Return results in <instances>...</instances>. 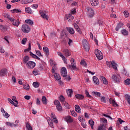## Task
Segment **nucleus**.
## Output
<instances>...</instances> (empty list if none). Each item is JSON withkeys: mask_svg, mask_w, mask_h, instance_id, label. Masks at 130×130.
<instances>
[{"mask_svg": "<svg viewBox=\"0 0 130 130\" xmlns=\"http://www.w3.org/2000/svg\"><path fill=\"white\" fill-rule=\"evenodd\" d=\"M26 127L27 130H33L32 129V126H31V125H30V124H29L28 123H27L26 124Z\"/></svg>", "mask_w": 130, "mask_h": 130, "instance_id": "42", "label": "nucleus"}, {"mask_svg": "<svg viewBox=\"0 0 130 130\" xmlns=\"http://www.w3.org/2000/svg\"><path fill=\"white\" fill-rule=\"evenodd\" d=\"M122 26H123V23L120 22L118 23L115 28L116 31H118Z\"/></svg>", "mask_w": 130, "mask_h": 130, "instance_id": "22", "label": "nucleus"}, {"mask_svg": "<svg viewBox=\"0 0 130 130\" xmlns=\"http://www.w3.org/2000/svg\"><path fill=\"white\" fill-rule=\"evenodd\" d=\"M32 74H34L35 76H37V75H38V70L35 68L32 71Z\"/></svg>", "mask_w": 130, "mask_h": 130, "instance_id": "50", "label": "nucleus"}, {"mask_svg": "<svg viewBox=\"0 0 130 130\" xmlns=\"http://www.w3.org/2000/svg\"><path fill=\"white\" fill-rule=\"evenodd\" d=\"M54 105L56 107V109L58 110V111H61L62 110V107H61V105H60V103L58 100H55L54 102Z\"/></svg>", "mask_w": 130, "mask_h": 130, "instance_id": "4", "label": "nucleus"}, {"mask_svg": "<svg viewBox=\"0 0 130 130\" xmlns=\"http://www.w3.org/2000/svg\"><path fill=\"white\" fill-rule=\"evenodd\" d=\"M44 51L46 56H48V55H49V49H44Z\"/></svg>", "mask_w": 130, "mask_h": 130, "instance_id": "51", "label": "nucleus"}, {"mask_svg": "<svg viewBox=\"0 0 130 130\" xmlns=\"http://www.w3.org/2000/svg\"><path fill=\"white\" fill-rule=\"evenodd\" d=\"M44 68V66H43V64H40L39 66V70L40 71H42V70H43Z\"/></svg>", "mask_w": 130, "mask_h": 130, "instance_id": "56", "label": "nucleus"}, {"mask_svg": "<svg viewBox=\"0 0 130 130\" xmlns=\"http://www.w3.org/2000/svg\"><path fill=\"white\" fill-rule=\"evenodd\" d=\"M103 116H105V117H108V118H110V119H111V120H112V119H113L112 118V117H111V116L108 115H106L105 114H103Z\"/></svg>", "mask_w": 130, "mask_h": 130, "instance_id": "62", "label": "nucleus"}, {"mask_svg": "<svg viewBox=\"0 0 130 130\" xmlns=\"http://www.w3.org/2000/svg\"><path fill=\"white\" fill-rule=\"evenodd\" d=\"M7 125H9V126H11V127H16V126H18L19 125L18 124H14L11 122H7Z\"/></svg>", "mask_w": 130, "mask_h": 130, "instance_id": "24", "label": "nucleus"}, {"mask_svg": "<svg viewBox=\"0 0 130 130\" xmlns=\"http://www.w3.org/2000/svg\"><path fill=\"white\" fill-rule=\"evenodd\" d=\"M51 117L54 119V122H55V123H58V120L57 119L56 117L55 116V114H54L53 113H52Z\"/></svg>", "mask_w": 130, "mask_h": 130, "instance_id": "20", "label": "nucleus"}, {"mask_svg": "<svg viewBox=\"0 0 130 130\" xmlns=\"http://www.w3.org/2000/svg\"><path fill=\"white\" fill-rule=\"evenodd\" d=\"M23 88L25 90H29V89H30V86H29V84H26L23 86Z\"/></svg>", "mask_w": 130, "mask_h": 130, "instance_id": "54", "label": "nucleus"}, {"mask_svg": "<svg viewBox=\"0 0 130 130\" xmlns=\"http://www.w3.org/2000/svg\"><path fill=\"white\" fill-rule=\"evenodd\" d=\"M62 52L63 54L65 55V56H66V57L70 56V55L72 54V51L69 49H63Z\"/></svg>", "mask_w": 130, "mask_h": 130, "instance_id": "10", "label": "nucleus"}, {"mask_svg": "<svg viewBox=\"0 0 130 130\" xmlns=\"http://www.w3.org/2000/svg\"><path fill=\"white\" fill-rule=\"evenodd\" d=\"M26 41H27V38H24L21 41L22 44H26Z\"/></svg>", "mask_w": 130, "mask_h": 130, "instance_id": "63", "label": "nucleus"}, {"mask_svg": "<svg viewBox=\"0 0 130 130\" xmlns=\"http://www.w3.org/2000/svg\"><path fill=\"white\" fill-rule=\"evenodd\" d=\"M121 34L122 35H124V36H127L128 35V31H127L126 29H122L121 30Z\"/></svg>", "mask_w": 130, "mask_h": 130, "instance_id": "31", "label": "nucleus"}, {"mask_svg": "<svg viewBox=\"0 0 130 130\" xmlns=\"http://www.w3.org/2000/svg\"><path fill=\"white\" fill-rule=\"evenodd\" d=\"M8 75V70L6 68H4L0 70V77H5Z\"/></svg>", "mask_w": 130, "mask_h": 130, "instance_id": "8", "label": "nucleus"}, {"mask_svg": "<svg viewBox=\"0 0 130 130\" xmlns=\"http://www.w3.org/2000/svg\"><path fill=\"white\" fill-rule=\"evenodd\" d=\"M81 125H82V126H83L84 127V128H86V127L87 126V124H86V122H85V121L82 122Z\"/></svg>", "mask_w": 130, "mask_h": 130, "instance_id": "57", "label": "nucleus"}, {"mask_svg": "<svg viewBox=\"0 0 130 130\" xmlns=\"http://www.w3.org/2000/svg\"><path fill=\"white\" fill-rule=\"evenodd\" d=\"M112 79L114 81V82H116V83H119V82H120V76L118 74H114L112 75Z\"/></svg>", "mask_w": 130, "mask_h": 130, "instance_id": "6", "label": "nucleus"}, {"mask_svg": "<svg viewBox=\"0 0 130 130\" xmlns=\"http://www.w3.org/2000/svg\"><path fill=\"white\" fill-rule=\"evenodd\" d=\"M100 99L101 102H103V103H106V98L105 96H101Z\"/></svg>", "mask_w": 130, "mask_h": 130, "instance_id": "43", "label": "nucleus"}, {"mask_svg": "<svg viewBox=\"0 0 130 130\" xmlns=\"http://www.w3.org/2000/svg\"><path fill=\"white\" fill-rule=\"evenodd\" d=\"M25 10L26 13H28V14H32L33 13V11H32V10H31V8H30V7H26Z\"/></svg>", "mask_w": 130, "mask_h": 130, "instance_id": "28", "label": "nucleus"}, {"mask_svg": "<svg viewBox=\"0 0 130 130\" xmlns=\"http://www.w3.org/2000/svg\"><path fill=\"white\" fill-rule=\"evenodd\" d=\"M25 23H26V24H28L30 26H33V25L34 24V22L31 19L25 20Z\"/></svg>", "mask_w": 130, "mask_h": 130, "instance_id": "23", "label": "nucleus"}, {"mask_svg": "<svg viewBox=\"0 0 130 130\" xmlns=\"http://www.w3.org/2000/svg\"><path fill=\"white\" fill-rule=\"evenodd\" d=\"M30 56L32 57L33 58H36L37 57V55L36 54H33L31 52H29Z\"/></svg>", "mask_w": 130, "mask_h": 130, "instance_id": "59", "label": "nucleus"}, {"mask_svg": "<svg viewBox=\"0 0 130 130\" xmlns=\"http://www.w3.org/2000/svg\"><path fill=\"white\" fill-rule=\"evenodd\" d=\"M111 66H112V68L113 69H114V70H117V64L115 62L112 61L111 62Z\"/></svg>", "mask_w": 130, "mask_h": 130, "instance_id": "30", "label": "nucleus"}, {"mask_svg": "<svg viewBox=\"0 0 130 130\" xmlns=\"http://www.w3.org/2000/svg\"><path fill=\"white\" fill-rule=\"evenodd\" d=\"M3 115L4 116V117H5V118H9V117H10V114H9V113L6 111L3 112Z\"/></svg>", "mask_w": 130, "mask_h": 130, "instance_id": "36", "label": "nucleus"}, {"mask_svg": "<svg viewBox=\"0 0 130 130\" xmlns=\"http://www.w3.org/2000/svg\"><path fill=\"white\" fill-rule=\"evenodd\" d=\"M78 120H79V121H80V122H84V121H85L84 117L81 116H79L78 117Z\"/></svg>", "mask_w": 130, "mask_h": 130, "instance_id": "44", "label": "nucleus"}, {"mask_svg": "<svg viewBox=\"0 0 130 130\" xmlns=\"http://www.w3.org/2000/svg\"><path fill=\"white\" fill-rule=\"evenodd\" d=\"M12 100L13 101H14V102H15V103H16V104H19V102L18 101H17V98H16V96H12Z\"/></svg>", "mask_w": 130, "mask_h": 130, "instance_id": "48", "label": "nucleus"}, {"mask_svg": "<svg viewBox=\"0 0 130 130\" xmlns=\"http://www.w3.org/2000/svg\"><path fill=\"white\" fill-rule=\"evenodd\" d=\"M29 60V57L28 56H26L23 59L24 63H27V62Z\"/></svg>", "mask_w": 130, "mask_h": 130, "instance_id": "47", "label": "nucleus"}, {"mask_svg": "<svg viewBox=\"0 0 130 130\" xmlns=\"http://www.w3.org/2000/svg\"><path fill=\"white\" fill-rule=\"evenodd\" d=\"M90 4L91 6H93V7H96V6H98V5H99V2H98L97 0H91Z\"/></svg>", "mask_w": 130, "mask_h": 130, "instance_id": "16", "label": "nucleus"}, {"mask_svg": "<svg viewBox=\"0 0 130 130\" xmlns=\"http://www.w3.org/2000/svg\"><path fill=\"white\" fill-rule=\"evenodd\" d=\"M61 75L62 77L66 78L68 76V72H67V68L62 67L61 69Z\"/></svg>", "mask_w": 130, "mask_h": 130, "instance_id": "11", "label": "nucleus"}, {"mask_svg": "<svg viewBox=\"0 0 130 130\" xmlns=\"http://www.w3.org/2000/svg\"><path fill=\"white\" fill-rule=\"evenodd\" d=\"M66 29L67 31H68V32H69V33H70V34H71L72 35H73V34H75V30H74V28L72 27H67Z\"/></svg>", "mask_w": 130, "mask_h": 130, "instance_id": "19", "label": "nucleus"}, {"mask_svg": "<svg viewBox=\"0 0 130 130\" xmlns=\"http://www.w3.org/2000/svg\"><path fill=\"white\" fill-rule=\"evenodd\" d=\"M67 92L68 96L72 97V95L73 94V90L72 89H68Z\"/></svg>", "mask_w": 130, "mask_h": 130, "instance_id": "37", "label": "nucleus"}, {"mask_svg": "<svg viewBox=\"0 0 130 130\" xmlns=\"http://www.w3.org/2000/svg\"><path fill=\"white\" fill-rule=\"evenodd\" d=\"M40 13L41 14V16L43 19H46L47 20H48L49 17L46 14H47V12L43 11H40Z\"/></svg>", "mask_w": 130, "mask_h": 130, "instance_id": "12", "label": "nucleus"}, {"mask_svg": "<svg viewBox=\"0 0 130 130\" xmlns=\"http://www.w3.org/2000/svg\"><path fill=\"white\" fill-rule=\"evenodd\" d=\"M75 111L78 112V113H81V108H80V106L79 105H76L75 106Z\"/></svg>", "mask_w": 130, "mask_h": 130, "instance_id": "25", "label": "nucleus"}, {"mask_svg": "<svg viewBox=\"0 0 130 130\" xmlns=\"http://www.w3.org/2000/svg\"><path fill=\"white\" fill-rule=\"evenodd\" d=\"M10 21L11 22L12 25L15 26L16 27H19V25L21 24V22L19 20V19L16 20L13 18H10Z\"/></svg>", "mask_w": 130, "mask_h": 130, "instance_id": "3", "label": "nucleus"}, {"mask_svg": "<svg viewBox=\"0 0 130 130\" xmlns=\"http://www.w3.org/2000/svg\"><path fill=\"white\" fill-rule=\"evenodd\" d=\"M36 66V63L32 61H29L26 63V67L28 69H34Z\"/></svg>", "mask_w": 130, "mask_h": 130, "instance_id": "5", "label": "nucleus"}, {"mask_svg": "<svg viewBox=\"0 0 130 130\" xmlns=\"http://www.w3.org/2000/svg\"><path fill=\"white\" fill-rule=\"evenodd\" d=\"M75 98L79 100H84V96L83 94H77L75 95Z\"/></svg>", "mask_w": 130, "mask_h": 130, "instance_id": "18", "label": "nucleus"}, {"mask_svg": "<svg viewBox=\"0 0 130 130\" xmlns=\"http://www.w3.org/2000/svg\"><path fill=\"white\" fill-rule=\"evenodd\" d=\"M109 102L110 104L112 105L113 107H118V104L116 103L115 101L111 98L109 99Z\"/></svg>", "mask_w": 130, "mask_h": 130, "instance_id": "15", "label": "nucleus"}, {"mask_svg": "<svg viewBox=\"0 0 130 130\" xmlns=\"http://www.w3.org/2000/svg\"><path fill=\"white\" fill-rule=\"evenodd\" d=\"M88 123L90 125L91 128H92L93 129V128H94V124L95 123L94 121H93V120H92V119L89 120L88 121Z\"/></svg>", "mask_w": 130, "mask_h": 130, "instance_id": "27", "label": "nucleus"}, {"mask_svg": "<svg viewBox=\"0 0 130 130\" xmlns=\"http://www.w3.org/2000/svg\"><path fill=\"white\" fill-rule=\"evenodd\" d=\"M123 14H124L125 18H127V17H128L129 16V14L128 13V12H127L126 11H124L123 12Z\"/></svg>", "mask_w": 130, "mask_h": 130, "instance_id": "53", "label": "nucleus"}, {"mask_svg": "<svg viewBox=\"0 0 130 130\" xmlns=\"http://www.w3.org/2000/svg\"><path fill=\"white\" fill-rule=\"evenodd\" d=\"M48 123L50 127L53 128V122H52V121L50 120L48 121Z\"/></svg>", "mask_w": 130, "mask_h": 130, "instance_id": "52", "label": "nucleus"}, {"mask_svg": "<svg viewBox=\"0 0 130 130\" xmlns=\"http://www.w3.org/2000/svg\"><path fill=\"white\" fill-rule=\"evenodd\" d=\"M100 80L101 81H103V84L104 85H107L108 84V81H107V79L103 76H101L100 78Z\"/></svg>", "mask_w": 130, "mask_h": 130, "instance_id": "17", "label": "nucleus"}, {"mask_svg": "<svg viewBox=\"0 0 130 130\" xmlns=\"http://www.w3.org/2000/svg\"><path fill=\"white\" fill-rule=\"evenodd\" d=\"M30 2H29V0H22V1H21V4L22 5H26L27 4H29Z\"/></svg>", "mask_w": 130, "mask_h": 130, "instance_id": "39", "label": "nucleus"}, {"mask_svg": "<svg viewBox=\"0 0 130 130\" xmlns=\"http://www.w3.org/2000/svg\"><path fill=\"white\" fill-rule=\"evenodd\" d=\"M82 45H83L84 49H90V45L89 43H88V41H87V40L83 39L82 40Z\"/></svg>", "mask_w": 130, "mask_h": 130, "instance_id": "7", "label": "nucleus"}, {"mask_svg": "<svg viewBox=\"0 0 130 130\" xmlns=\"http://www.w3.org/2000/svg\"><path fill=\"white\" fill-rule=\"evenodd\" d=\"M69 45H71V44H73V41L71 39H69V42H68Z\"/></svg>", "mask_w": 130, "mask_h": 130, "instance_id": "64", "label": "nucleus"}, {"mask_svg": "<svg viewBox=\"0 0 130 130\" xmlns=\"http://www.w3.org/2000/svg\"><path fill=\"white\" fill-rule=\"evenodd\" d=\"M125 82V85H129L130 84V79H127L124 81Z\"/></svg>", "mask_w": 130, "mask_h": 130, "instance_id": "58", "label": "nucleus"}, {"mask_svg": "<svg viewBox=\"0 0 130 130\" xmlns=\"http://www.w3.org/2000/svg\"><path fill=\"white\" fill-rule=\"evenodd\" d=\"M60 35V38H63V37L68 36V35L67 33H66V32H64V30L61 32Z\"/></svg>", "mask_w": 130, "mask_h": 130, "instance_id": "34", "label": "nucleus"}, {"mask_svg": "<svg viewBox=\"0 0 130 130\" xmlns=\"http://www.w3.org/2000/svg\"><path fill=\"white\" fill-rule=\"evenodd\" d=\"M86 10L89 17H93L94 16V10L90 7H87Z\"/></svg>", "mask_w": 130, "mask_h": 130, "instance_id": "9", "label": "nucleus"}, {"mask_svg": "<svg viewBox=\"0 0 130 130\" xmlns=\"http://www.w3.org/2000/svg\"><path fill=\"white\" fill-rule=\"evenodd\" d=\"M93 80L95 84H96V85H99V79H98V78H97L96 76L93 77Z\"/></svg>", "mask_w": 130, "mask_h": 130, "instance_id": "29", "label": "nucleus"}, {"mask_svg": "<svg viewBox=\"0 0 130 130\" xmlns=\"http://www.w3.org/2000/svg\"><path fill=\"white\" fill-rule=\"evenodd\" d=\"M32 85L35 88H38V87H39V83H38V82H34Z\"/></svg>", "mask_w": 130, "mask_h": 130, "instance_id": "46", "label": "nucleus"}, {"mask_svg": "<svg viewBox=\"0 0 130 130\" xmlns=\"http://www.w3.org/2000/svg\"><path fill=\"white\" fill-rule=\"evenodd\" d=\"M63 106L66 107L67 109H70V105L67 102H63V103L62 104Z\"/></svg>", "mask_w": 130, "mask_h": 130, "instance_id": "33", "label": "nucleus"}, {"mask_svg": "<svg viewBox=\"0 0 130 130\" xmlns=\"http://www.w3.org/2000/svg\"><path fill=\"white\" fill-rule=\"evenodd\" d=\"M8 101L10 103H11V104H12V105H14V106H15V107H18V105L19 104H17L16 103H15V102H14V101H13L12 99L10 98L8 99Z\"/></svg>", "mask_w": 130, "mask_h": 130, "instance_id": "21", "label": "nucleus"}, {"mask_svg": "<svg viewBox=\"0 0 130 130\" xmlns=\"http://www.w3.org/2000/svg\"><path fill=\"white\" fill-rule=\"evenodd\" d=\"M21 30L23 33H29L31 31V28L28 24H24L22 26Z\"/></svg>", "mask_w": 130, "mask_h": 130, "instance_id": "1", "label": "nucleus"}, {"mask_svg": "<svg viewBox=\"0 0 130 130\" xmlns=\"http://www.w3.org/2000/svg\"><path fill=\"white\" fill-rule=\"evenodd\" d=\"M80 64L83 66V67H87V63L85 61V60H81L80 61Z\"/></svg>", "mask_w": 130, "mask_h": 130, "instance_id": "38", "label": "nucleus"}, {"mask_svg": "<svg viewBox=\"0 0 130 130\" xmlns=\"http://www.w3.org/2000/svg\"><path fill=\"white\" fill-rule=\"evenodd\" d=\"M93 94L94 95H96L98 97H101V93H100V92H93Z\"/></svg>", "mask_w": 130, "mask_h": 130, "instance_id": "61", "label": "nucleus"}, {"mask_svg": "<svg viewBox=\"0 0 130 130\" xmlns=\"http://www.w3.org/2000/svg\"><path fill=\"white\" fill-rule=\"evenodd\" d=\"M11 12L12 14H14V13H21L22 11L21 10H19V9H14L13 10H11Z\"/></svg>", "mask_w": 130, "mask_h": 130, "instance_id": "35", "label": "nucleus"}, {"mask_svg": "<svg viewBox=\"0 0 130 130\" xmlns=\"http://www.w3.org/2000/svg\"><path fill=\"white\" fill-rule=\"evenodd\" d=\"M42 102L43 104L46 105L47 104V99H46V97L43 96L42 98Z\"/></svg>", "mask_w": 130, "mask_h": 130, "instance_id": "32", "label": "nucleus"}, {"mask_svg": "<svg viewBox=\"0 0 130 130\" xmlns=\"http://www.w3.org/2000/svg\"><path fill=\"white\" fill-rule=\"evenodd\" d=\"M64 120L65 121H67L68 123H71L74 121V120L73 118H72V117L69 116H66L64 117Z\"/></svg>", "mask_w": 130, "mask_h": 130, "instance_id": "14", "label": "nucleus"}, {"mask_svg": "<svg viewBox=\"0 0 130 130\" xmlns=\"http://www.w3.org/2000/svg\"><path fill=\"white\" fill-rule=\"evenodd\" d=\"M72 70H73L74 71H77V70H78V68H77L76 64H73V63H72Z\"/></svg>", "mask_w": 130, "mask_h": 130, "instance_id": "40", "label": "nucleus"}, {"mask_svg": "<svg viewBox=\"0 0 130 130\" xmlns=\"http://www.w3.org/2000/svg\"><path fill=\"white\" fill-rule=\"evenodd\" d=\"M94 53L99 60H101V59H103V54L102 52L99 49H96L95 50Z\"/></svg>", "mask_w": 130, "mask_h": 130, "instance_id": "2", "label": "nucleus"}, {"mask_svg": "<svg viewBox=\"0 0 130 130\" xmlns=\"http://www.w3.org/2000/svg\"><path fill=\"white\" fill-rule=\"evenodd\" d=\"M85 94L86 97H88V98H91V97H92V96H91V95L89 94V92H88V90H85Z\"/></svg>", "mask_w": 130, "mask_h": 130, "instance_id": "55", "label": "nucleus"}, {"mask_svg": "<svg viewBox=\"0 0 130 130\" xmlns=\"http://www.w3.org/2000/svg\"><path fill=\"white\" fill-rule=\"evenodd\" d=\"M100 121L102 124V126H102V127H103V126H106V125H107V123H108L107 119L104 118H102L100 119Z\"/></svg>", "mask_w": 130, "mask_h": 130, "instance_id": "13", "label": "nucleus"}, {"mask_svg": "<svg viewBox=\"0 0 130 130\" xmlns=\"http://www.w3.org/2000/svg\"><path fill=\"white\" fill-rule=\"evenodd\" d=\"M59 100H60V102H62V104L63 103V102H65L64 101V97L62 95H60V97L59 98Z\"/></svg>", "mask_w": 130, "mask_h": 130, "instance_id": "45", "label": "nucleus"}, {"mask_svg": "<svg viewBox=\"0 0 130 130\" xmlns=\"http://www.w3.org/2000/svg\"><path fill=\"white\" fill-rule=\"evenodd\" d=\"M54 77L57 81H60V79H61V77H60V75L57 73H54Z\"/></svg>", "mask_w": 130, "mask_h": 130, "instance_id": "26", "label": "nucleus"}, {"mask_svg": "<svg viewBox=\"0 0 130 130\" xmlns=\"http://www.w3.org/2000/svg\"><path fill=\"white\" fill-rule=\"evenodd\" d=\"M36 53L37 55H38V56H42V54H41V52L39 50H36Z\"/></svg>", "mask_w": 130, "mask_h": 130, "instance_id": "60", "label": "nucleus"}, {"mask_svg": "<svg viewBox=\"0 0 130 130\" xmlns=\"http://www.w3.org/2000/svg\"><path fill=\"white\" fill-rule=\"evenodd\" d=\"M71 114L73 116L76 117L77 116V112H76L74 110H71Z\"/></svg>", "mask_w": 130, "mask_h": 130, "instance_id": "49", "label": "nucleus"}, {"mask_svg": "<svg viewBox=\"0 0 130 130\" xmlns=\"http://www.w3.org/2000/svg\"><path fill=\"white\" fill-rule=\"evenodd\" d=\"M4 16L5 18H7L10 21V19H12V17H10V15L9 13H5L4 14Z\"/></svg>", "mask_w": 130, "mask_h": 130, "instance_id": "41", "label": "nucleus"}]
</instances>
